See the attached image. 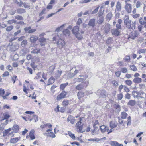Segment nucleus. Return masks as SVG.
<instances>
[{
  "mask_svg": "<svg viewBox=\"0 0 146 146\" xmlns=\"http://www.w3.org/2000/svg\"><path fill=\"white\" fill-rule=\"evenodd\" d=\"M124 23L126 27L128 29H134L135 28L136 22H132L129 19V16L125 15L124 17Z\"/></svg>",
  "mask_w": 146,
  "mask_h": 146,
  "instance_id": "1",
  "label": "nucleus"
},
{
  "mask_svg": "<svg viewBox=\"0 0 146 146\" xmlns=\"http://www.w3.org/2000/svg\"><path fill=\"white\" fill-rule=\"evenodd\" d=\"M80 78H76L73 79L71 81V84H75L76 82H82L81 83L85 84V86H88L89 84L88 81L87 80V77L85 76L80 75Z\"/></svg>",
  "mask_w": 146,
  "mask_h": 146,
  "instance_id": "2",
  "label": "nucleus"
},
{
  "mask_svg": "<svg viewBox=\"0 0 146 146\" xmlns=\"http://www.w3.org/2000/svg\"><path fill=\"white\" fill-rule=\"evenodd\" d=\"M97 94L100 95V97L105 98L106 97L107 93L106 91L103 89H99L98 90Z\"/></svg>",
  "mask_w": 146,
  "mask_h": 146,
  "instance_id": "3",
  "label": "nucleus"
},
{
  "mask_svg": "<svg viewBox=\"0 0 146 146\" xmlns=\"http://www.w3.org/2000/svg\"><path fill=\"white\" fill-rule=\"evenodd\" d=\"M83 118H79V121H78L76 125V127H77V128L78 129V132H81L82 129V126L83 124H82L81 122L82 119Z\"/></svg>",
  "mask_w": 146,
  "mask_h": 146,
  "instance_id": "4",
  "label": "nucleus"
},
{
  "mask_svg": "<svg viewBox=\"0 0 146 146\" xmlns=\"http://www.w3.org/2000/svg\"><path fill=\"white\" fill-rule=\"evenodd\" d=\"M57 44L58 47L60 49H61L63 48L65 46V43L63 40L60 38L57 41Z\"/></svg>",
  "mask_w": 146,
  "mask_h": 146,
  "instance_id": "5",
  "label": "nucleus"
},
{
  "mask_svg": "<svg viewBox=\"0 0 146 146\" xmlns=\"http://www.w3.org/2000/svg\"><path fill=\"white\" fill-rule=\"evenodd\" d=\"M138 34L137 31H132L129 35L128 39H129L131 38L132 39H134L135 38L137 37Z\"/></svg>",
  "mask_w": 146,
  "mask_h": 146,
  "instance_id": "6",
  "label": "nucleus"
},
{
  "mask_svg": "<svg viewBox=\"0 0 146 146\" xmlns=\"http://www.w3.org/2000/svg\"><path fill=\"white\" fill-rule=\"evenodd\" d=\"M67 94V92L64 91H63L62 92L57 96V100H59L65 98Z\"/></svg>",
  "mask_w": 146,
  "mask_h": 146,
  "instance_id": "7",
  "label": "nucleus"
},
{
  "mask_svg": "<svg viewBox=\"0 0 146 146\" xmlns=\"http://www.w3.org/2000/svg\"><path fill=\"white\" fill-rule=\"evenodd\" d=\"M96 20L95 18L90 19L88 23V25L92 28L96 26Z\"/></svg>",
  "mask_w": 146,
  "mask_h": 146,
  "instance_id": "8",
  "label": "nucleus"
},
{
  "mask_svg": "<svg viewBox=\"0 0 146 146\" xmlns=\"http://www.w3.org/2000/svg\"><path fill=\"white\" fill-rule=\"evenodd\" d=\"M84 33V31H80V33L79 32L75 34V36L76 38L79 40L82 39L83 37L82 35V34Z\"/></svg>",
  "mask_w": 146,
  "mask_h": 146,
  "instance_id": "9",
  "label": "nucleus"
},
{
  "mask_svg": "<svg viewBox=\"0 0 146 146\" xmlns=\"http://www.w3.org/2000/svg\"><path fill=\"white\" fill-rule=\"evenodd\" d=\"M75 121L74 117L71 115H69L67 119V121L68 122L70 121L72 124H74Z\"/></svg>",
  "mask_w": 146,
  "mask_h": 146,
  "instance_id": "10",
  "label": "nucleus"
},
{
  "mask_svg": "<svg viewBox=\"0 0 146 146\" xmlns=\"http://www.w3.org/2000/svg\"><path fill=\"white\" fill-rule=\"evenodd\" d=\"M100 128L102 133H104L106 131L108 132L109 130V127L104 125L100 126Z\"/></svg>",
  "mask_w": 146,
  "mask_h": 146,
  "instance_id": "11",
  "label": "nucleus"
},
{
  "mask_svg": "<svg viewBox=\"0 0 146 146\" xmlns=\"http://www.w3.org/2000/svg\"><path fill=\"white\" fill-rule=\"evenodd\" d=\"M112 34L115 36H118L120 33L119 30L116 29H113L111 30Z\"/></svg>",
  "mask_w": 146,
  "mask_h": 146,
  "instance_id": "12",
  "label": "nucleus"
},
{
  "mask_svg": "<svg viewBox=\"0 0 146 146\" xmlns=\"http://www.w3.org/2000/svg\"><path fill=\"white\" fill-rule=\"evenodd\" d=\"M87 86H85V84L80 83L76 86V88L77 90H80L83 89L84 87Z\"/></svg>",
  "mask_w": 146,
  "mask_h": 146,
  "instance_id": "13",
  "label": "nucleus"
},
{
  "mask_svg": "<svg viewBox=\"0 0 146 146\" xmlns=\"http://www.w3.org/2000/svg\"><path fill=\"white\" fill-rule=\"evenodd\" d=\"M125 8L127 11L129 13H130L131 11V6L129 3H126L125 6Z\"/></svg>",
  "mask_w": 146,
  "mask_h": 146,
  "instance_id": "14",
  "label": "nucleus"
},
{
  "mask_svg": "<svg viewBox=\"0 0 146 146\" xmlns=\"http://www.w3.org/2000/svg\"><path fill=\"white\" fill-rule=\"evenodd\" d=\"M32 118H28V121L31 122L34 119L35 122H36L38 120V116L36 115H33L32 116Z\"/></svg>",
  "mask_w": 146,
  "mask_h": 146,
  "instance_id": "15",
  "label": "nucleus"
},
{
  "mask_svg": "<svg viewBox=\"0 0 146 146\" xmlns=\"http://www.w3.org/2000/svg\"><path fill=\"white\" fill-rule=\"evenodd\" d=\"M64 35L65 36H68L70 34V31L68 29H64L63 31Z\"/></svg>",
  "mask_w": 146,
  "mask_h": 146,
  "instance_id": "16",
  "label": "nucleus"
},
{
  "mask_svg": "<svg viewBox=\"0 0 146 146\" xmlns=\"http://www.w3.org/2000/svg\"><path fill=\"white\" fill-rule=\"evenodd\" d=\"M79 27L77 26H75L73 28L72 30V33L74 35L78 32H79Z\"/></svg>",
  "mask_w": 146,
  "mask_h": 146,
  "instance_id": "17",
  "label": "nucleus"
},
{
  "mask_svg": "<svg viewBox=\"0 0 146 146\" xmlns=\"http://www.w3.org/2000/svg\"><path fill=\"white\" fill-rule=\"evenodd\" d=\"M133 81L135 83L139 84L142 82V79L139 77L135 78L133 80Z\"/></svg>",
  "mask_w": 146,
  "mask_h": 146,
  "instance_id": "18",
  "label": "nucleus"
},
{
  "mask_svg": "<svg viewBox=\"0 0 146 146\" xmlns=\"http://www.w3.org/2000/svg\"><path fill=\"white\" fill-rule=\"evenodd\" d=\"M38 39V37L36 36H33L31 37L30 41L32 43H35Z\"/></svg>",
  "mask_w": 146,
  "mask_h": 146,
  "instance_id": "19",
  "label": "nucleus"
},
{
  "mask_svg": "<svg viewBox=\"0 0 146 146\" xmlns=\"http://www.w3.org/2000/svg\"><path fill=\"white\" fill-rule=\"evenodd\" d=\"M98 17V20L97 21V23L98 24L101 25L104 22V17Z\"/></svg>",
  "mask_w": 146,
  "mask_h": 146,
  "instance_id": "20",
  "label": "nucleus"
},
{
  "mask_svg": "<svg viewBox=\"0 0 146 146\" xmlns=\"http://www.w3.org/2000/svg\"><path fill=\"white\" fill-rule=\"evenodd\" d=\"M111 144L112 146H123L122 144H119L118 142L115 141H111Z\"/></svg>",
  "mask_w": 146,
  "mask_h": 146,
  "instance_id": "21",
  "label": "nucleus"
},
{
  "mask_svg": "<svg viewBox=\"0 0 146 146\" xmlns=\"http://www.w3.org/2000/svg\"><path fill=\"white\" fill-rule=\"evenodd\" d=\"M112 17V14L111 12L108 13L106 16V20L108 21H110Z\"/></svg>",
  "mask_w": 146,
  "mask_h": 146,
  "instance_id": "22",
  "label": "nucleus"
},
{
  "mask_svg": "<svg viewBox=\"0 0 146 146\" xmlns=\"http://www.w3.org/2000/svg\"><path fill=\"white\" fill-rule=\"evenodd\" d=\"M34 132L33 130H31L29 133V136L31 140H33L35 138Z\"/></svg>",
  "mask_w": 146,
  "mask_h": 146,
  "instance_id": "23",
  "label": "nucleus"
},
{
  "mask_svg": "<svg viewBox=\"0 0 146 146\" xmlns=\"http://www.w3.org/2000/svg\"><path fill=\"white\" fill-rule=\"evenodd\" d=\"M46 135L47 136L51 137L52 138H54L55 137V135L53 132H50L47 133H46L44 135Z\"/></svg>",
  "mask_w": 146,
  "mask_h": 146,
  "instance_id": "24",
  "label": "nucleus"
},
{
  "mask_svg": "<svg viewBox=\"0 0 146 146\" xmlns=\"http://www.w3.org/2000/svg\"><path fill=\"white\" fill-rule=\"evenodd\" d=\"M136 104V101L134 100H131L129 101L127 105L131 106H134Z\"/></svg>",
  "mask_w": 146,
  "mask_h": 146,
  "instance_id": "25",
  "label": "nucleus"
},
{
  "mask_svg": "<svg viewBox=\"0 0 146 146\" xmlns=\"http://www.w3.org/2000/svg\"><path fill=\"white\" fill-rule=\"evenodd\" d=\"M105 28V32L106 33H107L109 31L110 29V25L109 24H107L106 25Z\"/></svg>",
  "mask_w": 146,
  "mask_h": 146,
  "instance_id": "26",
  "label": "nucleus"
},
{
  "mask_svg": "<svg viewBox=\"0 0 146 146\" xmlns=\"http://www.w3.org/2000/svg\"><path fill=\"white\" fill-rule=\"evenodd\" d=\"M110 126L111 129H113L117 126V124L115 122L111 121L110 123Z\"/></svg>",
  "mask_w": 146,
  "mask_h": 146,
  "instance_id": "27",
  "label": "nucleus"
},
{
  "mask_svg": "<svg viewBox=\"0 0 146 146\" xmlns=\"http://www.w3.org/2000/svg\"><path fill=\"white\" fill-rule=\"evenodd\" d=\"M55 79L52 77L50 78L48 80V85L52 84L54 82Z\"/></svg>",
  "mask_w": 146,
  "mask_h": 146,
  "instance_id": "28",
  "label": "nucleus"
},
{
  "mask_svg": "<svg viewBox=\"0 0 146 146\" xmlns=\"http://www.w3.org/2000/svg\"><path fill=\"white\" fill-rule=\"evenodd\" d=\"M84 93L82 91H80L78 92L77 94L78 98L79 99L84 97Z\"/></svg>",
  "mask_w": 146,
  "mask_h": 146,
  "instance_id": "29",
  "label": "nucleus"
},
{
  "mask_svg": "<svg viewBox=\"0 0 146 146\" xmlns=\"http://www.w3.org/2000/svg\"><path fill=\"white\" fill-rule=\"evenodd\" d=\"M68 83H66L64 84H62L60 86V89L62 90H63L66 86L68 84Z\"/></svg>",
  "mask_w": 146,
  "mask_h": 146,
  "instance_id": "30",
  "label": "nucleus"
},
{
  "mask_svg": "<svg viewBox=\"0 0 146 146\" xmlns=\"http://www.w3.org/2000/svg\"><path fill=\"white\" fill-rule=\"evenodd\" d=\"M62 73V71H60L59 70H57L56 72L55 73V77L56 78H59L60 76Z\"/></svg>",
  "mask_w": 146,
  "mask_h": 146,
  "instance_id": "31",
  "label": "nucleus"
},
{
  "mask_svg": "<svg viewBox=\"0 0 146 146\" xmlns=\"http://www.w3.org/2000/svg\"><path fill=\"white\" fill-rule=\"evenodd\" d=\"M17 12L18 14H22L26 12L25 10L22 8H19L17 9Z\"/></svg>",
  "mask_w": 146,
  "mask_h": 146,
  "instance_id": "32",
  "label": "nucleus"
},
{
  "mask_svg": "<svg viewBox=\"0 0 146 146\" xmlns=\"http://www.w3.org/2000/svg\"><path fill=\"white\" fill-rule=\"evenodd\" d=\"M75 74L74 72H69L67 75V78H72L75 75Z\"/></svg>",
  "mask_w": 146,
  "mask_h": 146,
  "instance_id": "33",
  "label": "nucleus"
},
{
  "mask_svg": "<svg viewBox=\"0 0 146 146\" xmlns=\"http://www.w3.org/2000/svg\"><path fill=\"white\" fill-rule=\"evenodd\" d=\"M19 126L17 125H15L12 127V129L15 133L17 132L19 130Z\"/></svg>",
  "mask_w": 146,
  "mask_h": 146,
  "instance_id": "34",
  "label": "nucleus"
},
{
  "mask_svg": "<svg viewBox=\"0 0 146 146\" xmlns=\"http://www.w3.org/2000/svg\"><path fill=\"white\" fill-rule=\"evenodd\" d=\"M19 140L18 137H16L11 139L10 140V142L11 143H15L17 142Z\"/></svg>",
  "mask_w": 146,
  "mask_h": 146,
  "instance_id": "35",
  "label": "nucleus"
},
{
  "mask_svg": "<svg viewBox=\"0 0 146 146\" xmlns=\"http://www.w3.org/2000/svg\"><path fill=\"white\" fill-rule=\"evenodd\" d=\"M128 114L125 112H123L121 113V117L123 119H125L126 118Z\"/></svg>",
  "mask_w": 146,
  "mask_h": 146,
  "instance_id": "36",
  "label": "nucleus"
},
{
  "mask_svg": "<svg viewBox=\"0 0 146 146\" xmlns=\"http://www.w3.org/2000/svg\"><path fill=\"white\" fill-rule=\"evenodd\" d=\"M88 141H92L93 142H99L100 141L99 138H90L88 139Z\"/></svg>",
  "mask_w": 146,
  "mask_h": 146,
  "instance_id": "37",
  "label": "nucleus"
},
{
  "mask_svg": "<svg viewBox=\"0 0 146 146\" xmlns=\"http://www.w3.org/2000/svg\"><path fill=\"white\" fill-rule=\"evenodd\" d=\"M11 129V128H9L8 129L5 130L3 132V136L4 137L6 136L10 131Z\"/></svg>",
  "mask_w": 146,
  "mask_h": 146,
  "instance_id": "38",
  "label": "nucleus"
},
{
  "mask_svg": "<svg viewBox=\"0 0 146 146\" xmlns=\"http://www.w3.org/2000/svg\"><path fill=\"white\" fill-rule=\"evenodd\" d=\"M98 122L97 120H96L94 122L93 125V127L94 128V130L93 131V132L94 133V132L95 131V130L96 129V128H98V127L96 126V125H98Z\"/></svg>",
  "mask_w": 146,
  "mask_h": 146,
  "instance_id": "39",
  "label": "nucleus"
},
{
  "mask_svg": "<svg viewBox=\"0 0 146 146\" xmlns=\"http://www.w3.org/2000/svg\"><path fill=\"white\" fill-rule=\"evenodd\" d=\"M55 68V66L54 65H53L50 67L49 68V72L51 74L53 73Z\"/></svg>",
  "mask_w": 146,
  "mask_h": 146,
  "instance_id": "40",
  "label": "nucleus"
},
{
  "mask_svg": "<svg viewBox=\"0 0 146 146\" xmlns=\"http://www.w3.org/2000/svg\"><path fill=\"white\" fill-rule=\"evenodd\" d=\"M40 49L39 48H36L31 51V53L33 54H38L40 52Z\"/></svg>",
  "mask_w": 146,
  "mask_h": 146,
  "instance_id": "41",
  "label": "nucleus"
},
{
  "mask_svg": "<svg viewBox=\"0 0 146 146\" xmlns=\"http://www.w3.org/2000/svg\"><path fill=\"white\" fill-rule=\"evenodd\" d=\"M146 52V49H140L138 50L137 51V53L139 54L141 53H145Z\"/></svg>",
  "mask_w": 146,
  "mask_h": 146,
  "instance_id": "42",
  "label": "nucleus"
},
{
  "mask_svg": "<svg viewBox=\"0 0 146 146\" xmlns=\"http://www.w3.org/2000/svg\"><path fill=\"white\" fill-rule=\"evenodd\" d=\"M130 70L133 71H136L137 70V69L136 66L134 65H130Z\"/></svg>",
  "mask_w": 146,
  "mask_h": 146,
  "instance_id": "43",
  "label": "nucleus"
},
{
  "mask_svg": "<svg viewBox=\"0 0 146 146\" xmlns=\"http://www.w3.org/2000/svg\"><path fill=\"white\" fill-rule=\"evenodd\" d=\"M121 8V6L120 3L119 2H118L116 6V9L117 11H120Z\"/></svg>",
  "mask_w": 146,
  "mask_h": 146,
  "instance_id": "44",
  "label": "nucleus"
},
{
  "mask_svg": "<svg viewBox=\"0 0 146 146\" xmlns=\"http://www.w3.org/2000/svg\"><path fill=\"white\" fill-rule=\"evenodd\" d=\"M15 19L18 20H23L24 19L23 17L19 15H17L15 17Z\"/></svg>",
  "mask_w": 146,
  "mask_h": 146,
  "instance_id": "45",
  "label": "nucleus"
},
{
  "mask_svg": "<svg viewBox=\"0 0 146 146\" xmlns=\"http://www.w3.org/2000/svg\"><path fill=\"white\" fill-rule=\"evenodd\" d=\"M102 8V7H101L100 8V10L99 11L98 13V17H103L102 16L103 14V11H102V10H101Z\"/></svg>",
  "mask_w": 146,
  "mask_h": 146,
  "instance_id": "46",
  "label": "nucleus"
},
{
  "mask_svg": "<svg viewBox=\"0 0 146 146\" xmlns=\"http://www.w3.org/2000/svg\"><path fill=\"white\" fill-rule=\"evenodd\" d=\"M81 67H80V68L79 69V70H78L77 69H76L74 68H73L70 70V71H74V73L75 74V75H76L77 73L79 72V71L81 70Z\"/></svg>",
  "mask_w": 146,
  "mask_h": 146,
  "instance_id": "47",
  "label": "nucleus"
},
{
  "mask_svg": "<svg viewBox=\"0 0 146 146\" xmlns=\"http://www.w3.org/2000/svg\"><path fill=\"white\" fill-rule=\"evenodd\" d=\"M62 105L65 106H66L69 104V101L67 100H64L62 102Z\"/></svg>",
  "mask_w": 146,
  "mask_h": 146,
  "instance_id": "48",
  "label": "nucleus"
},
{
  "mask_svg": "<svg viewBox=\"0 0 146 146\" xmlns=\"http://www.w3.org/2000/svg\"><path fill=\"white\" fill-rule=\"evenodd\" d=\"M17 21L15 19H12L8 20L7 23L8 24L11 25L14 23H17Z\"/></svg>",
  "mask_w": 146,
  "mask_h": 146,
  "instance_id": "49",
  "label": "nucleus"
},
{
  "mask_svg": "<svg viewBox=\"0 0 146 146\" xmlns=\"http://www.w3.org/2000/svg\"><path fill=\"white\" fill-rule=\"evenodd\" d=\"M123 60L125 62H129L130 60V58L129 56H125V58H123Z\"/></svg>",
  "mask_w": 146,
  "mask_h": 146,
  "instance_id": "50",
  "label": "nucleus"
},
{
  "mask_svg": "<svg viewBox=\"0 0 146 146\" xmlns=\"http://www.w3.org/2000/svg\"><path fill=\"white\" fill-rule=\"evenodd\" d=\"M125 83L128 86H130L132 84V81L129 80H125Z\"/></svg>",
  "mask_w": 146,
  "mask_h": 146,
  "instance_id": "51",
  "label": "nucleus"
},
{
  "mask_svg": "<svg viewBox=\"0 0 146 146\" xmlns=\"http://www.w3.org/2000/svg\"><path fill=\"white\" fill-rule=\"evenodd\" d=\"M68 134L69 136L73 139H74L75 138V136L74 134H73L72 132L68 131Z\"/></svg>",
  "mask_w": 146,
  "mask_h": 146,
  "instance_id": "52",
  "label": "nucleus"
},
{
  "mask_svg": "<svg viewBox=\"0 0 146 146\" xmlns=\"http://www.w3.org/2000/svg\"><path fill=\"white\" fill-rule=\"evenodd\" d=\"M117 99L118 100H121L123 97V95L122 93L118 94L117 95Z\"/></svg>",
  "mask_w": 146,
  "mask_h": 146,
  "instance_id": "53",
  "label": "nucleus"
},
{
  "mask_svg": "<svg viewBox=\"0 0 146 146\" xmlns=\"http://www.w3.org/2000/svg\"><path fill=\"white\" fill-rule=\"evenodd\" d=\"M13 28V26L12 25L8 26L6 29L7 31H10L12 30Z\"/></svg>",
  "mask_w": 146,
  "mask_h": 146,
  "instance_id": "54",
  "label": "nucleus"
},
{
  "mask_svg": "<svg viewBox=\"0 0 146 146\" xmlns=\"http://www.w3.org/2000/svg\"><path fill=\"white\" fill-rule=\"evenodd\" d=\"M113 39L112 38L110 37L108 38L106 40V43L108 44H110L113 41Z\"/></svg>",
  "mask_w": 146,
  "mask_h": 146,
  "instance_id": "55",
  "label": "nucleus"
},
{
  "mask_svg": "<svg viewBox=\"0 0 146 146\" xmlns=\"http://www.w3.org/2000/svg\"><path fill=\"white\" fill-rule=\"evenodd\" d=\"M65 24H63L60 27L57 28L55 31L57 32H59L60 29L62 30L63 29V27L65 26Z\"/></svg>",
  "mask_w": 146,
  "mask_h": 146,
  "instance_id": "56",
  "label": "nucleus"
},
{
  "mask_svg": "<svg viewBox=\"0 0 146 146\" xmlns=\"http://www.w3.org/2000/svg\"><path fill=\"white\" fill-rule=\"evenodd\" d=\"M25 113L26 114H30V115H29L28 116V117H29V118H31V117L32 116V115H31L32 114H34V112H32L31 111H26L25 112Z\"/></svg>",
  "mask_w": 146,
  "mask_h": 146,
  "instance_id": "57",
  "label": "nucleus"
},
{
  "mask_svg": "<svg viewBox=\"0 0 146 146\" xmlns=\"http://www.w3.org/2000/svg\"><path fill=\"white\" fill-rule=\"evenodd\" d=\"M27 44V40H23L21 43V45L23 47H24Z\"/></svg>",
  "mask_w": 146,
  "mask_h": 146,
  "instance_id": "58",
  "label": "nucleus"
},
{
  "mask_svg": "<svg viewBox=\"0 0 146 146\" xmlns=\"http://www.w3.org/2000/svg\"><path fill=\"white\" fill-rule=\"evenodd\" d=\"M131 94L128 93L126 94L125 96V98L128 100L131 99Z\"/></svg>",
  "mask_w": 146,
  "mask_h": 146,
  "instance_id": "59",
  "label": "nucleus"
},
{
  "mask_svg": "<svg viewBox=\"0 0 146 146\" xmlns=\"http://www.w3.org/2000/svg\"><path fill=\"white\" fill-rule=\"evenodd\" d=\"M139 95L140 96H143L145 97H146V94H145V93L143 91H140L138 92Z\"/></svg>",
  "mask_w": 146,
  "mask_h": 146,
  "instance_id": "60",
  "label": "nucleus"
},
{
  "mask_svg": "<svg viewBox=\"0 0 146 146\" xmlns=\"http://www.w3.org/2000/svg\"><path fill=\"white\" fill-rule=\"evenodd\" d=\"M39 40L40 42L43 43L46 41V39L44 37H42L39 38Z\"/></svg>",
  "mask_w": 146,
  "mask_h": 146,
  "instance_id": "61",
  "label": "nucleus"
},
{
  "mask_svg": "<svg viewBox=\"0 0 146 146\" xmlns=\"http://www.w3.org/2000/svg\"><path fill=\"white\" fill-rule=\"evenodd\" d=\"M17 76L15 75H13V76H11V80L13 82V83H14L15 82L16 79L17 78Z\"/></svg>",
  "mask_w": 146,
  "mask_h": 146,
  "instance_id": "62",
  "label": "nucleus"
},
{
  "mask_svg": "<svg viewBox=\"0 0 146 146\" xmlns=\"http://www.w3.org/2000/svg\"><path fill=\"white\" fill-rule=\"evenodd\" d=\"M100 7L99 6H98V7L96 8L94 10H93L92 13V14H94L97 13L98 11V9Z\"/></svg>",
  "mask_w": 146,
  "mask_h": 146,
  "instance_id": "63",
  "label": "nucleus"
},
{
  "mask_svg": "<svg viewBox=\"0 0 146 146\" xmlns=\"http://www.w3.org/2000/svg\"><path fill=\"white\" fill-rule=\"evenodd\" d=\"M121 71L123 73H126L127 72V70L126 68L124 67L121 68Z\"/></svg>",
  "mask_w": 146,
  "mask_h": 146,
  "instance_id": "64",
  "label": "nucleus"
}]
</instances>
